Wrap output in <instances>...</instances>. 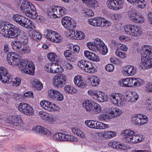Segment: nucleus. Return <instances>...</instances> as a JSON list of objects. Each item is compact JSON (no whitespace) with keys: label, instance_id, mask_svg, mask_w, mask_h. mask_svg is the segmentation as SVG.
<instances>
[{"label":"nucleus","instance_id":"nucleus-1","mask_svg":"<svg viewBox=\"0 0 152 152\" xmlns=\"http://www.w3.org/2000/svg\"><path fill=\"white\" fill-rule=\"evenodd\" d=\"M20 56L18 54L14 52L8 53L7 60L8 63L12 66H18L21 69L22 72L30 75H33L34 73L35 66L32 61L29 60H22L20 62Z\"/></svg>","mask_w":152,"mask_h":152},{"label":"nucleus","instance_id":"nucleus-2","mask_svg":"<svg viewBox=\"0 0 152 152\" xmlns=\"http://www.w3.org/2000/svg\"><path fill=\"white\" fill-rule=\"evenodd\" d=\"M20 32L19 28L9 22L0 21V33L7 38H14L18 37Z\"/></svg>","mask_w":152,"mask_h":152},{"label":"nucleus","instance_id":"nucleus-3","mask_svg":"<svg viewBox=\"0 0 152 152\" xmlns=\"http://www.w3.org/2000/svg\"><path fill=\"white\" fill-rule=\"evenodd\" d=\"M20 10L22 12L30 18L34 19L37 18L36 8L33 4L27 0H20Z\"/></svg>","mask_w":152,"mask_h":152},{"label":"nucleus","instance_id":"nucleus-4","mask_svg":"<svg viewBox=\"0 0 152 152\" xmlns=\"http://www.w3.org/2000/svg\"><path fill=\"white\" fill-rule=\"evenodd\" d=\"M33 131L37 133H39L46 137H52L56 141H61L62 133L56 132L54 134L51 130L45 128L40 126L34 127Z\"/></svg>","mask_w":152,"mask_h":152},{"label":"nucleus","instance_id":"nucleus-5","mask_svg":"<svg viewBox=\"0 0 152 152\" xmlns=\"http://www.w3.org/2000/svg\"><path fill=\"white\" fill-rule=\"evenodd\" d=\"M67 12L66 8L64 7L57 6L54 8H50L48 9V15L53 16V18H60L65 15Z\"/></svg>","mask_w":152,"mask_h":152},{"label":"nucleus","instance_id":"nucleus-6","mask_svg":"<svg viewBox=\"0 0 152 152\" xmlns=\"http://www.w3.org/2000/svg\"><path fill=\"white\" fill-rule=\"evenodd\" d=\"M109 100L111 103L115 105L122 106L125 104L124 96L117 93H113L109 96Z\"/></svg>","mask_w":152,"mask_h":152},{"label":"nucleus","instance_id":"nucleus-7","mask_svg":"<svg viewBox=\"0 0 152 152\" xmlns=\"http://www.w3.org/2000/svg\"><path fill=\"white\" fill-rule=\"evenodd\" d=\"M66 77L63 74H58L55 75L52 79V84L56 88H61L66 83Z\"/></svg>","mask_w":152,"mask_h":152},{"label":"nucleus","instance_id":"nucleus-8","mask_svg":"<svg viewBox=\"0 0 152 152\" xmlns=\"http://www.w3.org/2000/svg\"><path fill=\"white\" fill-rule=\"evenodd\" d=\"M128 15L130 20L135 23H142L144 21L142 15L133 9L129 11Z\"/></svg>","mask_w":152,"mask_h":152},{"label":"nucleus","instance_id":"nucleus-9","mask_svg":"<svg viewBox=\"0 0 152 152\" xmlns=\"http://www.w3.org/2000/svg\"><path fill=\"white\" fill-rule=\"evenodd\" d=\"M9 122L11 124L18 129L22 130L25 129V125L23 122L21 116L18 115H12Z\"/></svg>","mask_w":152,"mask_h":152},{"label":"nucleus","instance_id":"nucleus-10","mask_svg":"<svg viewBox=\"0 0 152 152\" xmlns=\"http://www.w3.org/2000/svg\"><path fill=\"white\" fill-rule=\"evenodd\" d=\"M18 108L20 112L26 115L29 116L34 114L33 109L28 104L21 102L19 104Z\"/></svg>","mask_w":152,"mask_h":152},{"label":"nucleus","instance_id":"nucleus-11","mask_svg":"<svg viewBox=\"0 0 152 152\" xmlns=\"http://www.w3.org/2000/svg\"><path fill=\"white\" fill-rule=\"evenodd\" d=\"M124 30L126 34L131 36H139L141 32V31L138 26L132 24L126 25Z\"/></svg>","mask_w":152,"mask_h":152},{"label":"nucleus","instance_id":"nucleus-12","mask_svg":"<svg viewBox=\"0 0 152 152\" xmlns=\"http://www.w3.org/2000/svg\"><path fill=\"white\" fill-rule=\"evenodd\" d=\"M132 119L133 123L138 126L146 124L148 122L147 117L144 115L140 114L133 116Z\"/></svg>","mask_w":152,"mask_h":152},{"label":"nucleus","instance_id":"nucleus-13","mask_svg":"<svg viewBox=\"0 0 152 152\" xmlns=\"http://www.w3.org/2000/svg\"><path fill=\"white\" fill-rule=\"evenodd\" d=\"M106 3L109 9L117 10L123 7V0H108Z\"/></svg>","mask_w":152,"mask_h":152},{"label":"nucleus","instance_id":"nucleus-14","mask_svg":"<svg viewBox=\"0 0 152 152\" xmlns=\"http://www.w3.org/2000/svg\"><path fill=\"white\" fill-rule=\"evenodd\" d=\"M28 42V39L27 37L24 36L22 39L21 38V40L20 41H13L11 43V45L12 48L15 51L18 52H20L22 47L23 46V44L22 42L24 43H26Z\"/></svg>","mask_w":152,"mask_h":152},{"label":"nucleus","instance_id":"nucleus-15","mask_svg":"<svg viewBox=\"0 0 152 152\" xmlns=\"http://www.w3.org/2000/svg\"><path fill=\"white\" fill-rule=\"evenodd\" d=\"M0 80L7 84L10 83L11 77L8 73V71L4 67L0 66Z\"/></svg>","mask_w":152,"mask_h":152},{"label":"nucleus","instance_id":"nucleus-16","mask_svg":"<svg viewBox=\"0 0 152 152\" xmlns=\"http://www.w3.org/2000/svg\"><path fill=\"white\" fill-rule=\"evenodd\" d=\"M104 43L102 40L99 38L96 39L94 42H88L87 45L88 48L92 51H98L99 48L103 45Z\"/></svg>","mask_w":152,"mask_h":152},{"label":"nucleus","instance_id":"nucleus-17","mask_svg":"<svg viewBox=\"0 0 152 152\" xmlns=\"http://www.w3.org/2000/svg\"><path fill=\"white\" fill-rule=\"evenodd\" d=\"M73 19L68 17H65L61 19L62 25L66 28L70 29L74 28L76 26V24Z\"/></svg>","mask_w":152,"mask_h":152},{"label":"nucleus","instance_id":"nucleus-18","mask_svg":"<svg viewBox=\"0 0 152 152\" xmlns=\"http://www.w3.org/2000/svg\"><path fill=\"white\" fill-rule=\"evenodd\" d=\"M41 106L44 109L50 112L56 111L55 108L58 107V106L55 104H52L49 101L42 100L40 103Z\"/></svg>","mask_w":152,"mask_h":152},{"label":"nucleus","instance_id":"nucleus-19","mask_svg":"<svg viewBox=\"0 0 152 152\" xmlns=\"http://www.w3.org/2000/svg\"><path fill=\"white\" fill-rule=\"evenodd\" d=\"M137 68L136 66L128 65L125 66L122 71L123 74L127 76H133L137 73Z\"/></svg>","mask_w":152,"mask_h":152},{"label":"nucleus","instance_id":"nucleus-20","mask_svg":"<svg viewBox=\"0 0 152 152\" xmlns=\"http://www.w3.org/2000/svg\"><path fill=\"white\" fill-rule=\"evenodd\" d=\"M129 87L141 86L145 84V81L139 78H129Z\"/></svg>","mask_w":152,"mask_h":152},{"label":"nucleus","instance_id":"nucleus-21","mask_svg":"<svg viewBox=\"0 0 152 152\" xmlns=\"http://www.w3.org/2000/svg\"><path fill=\"white\" fill-rule=\"evenodd\" d=\"M106 113L109 114H110V117L112 118L118 117L122 114V112L119 108L113 107L107 109Z\"/></svg>","mask_w":152,"mask_h":152},{"label":"nucleus","instance_id":"nucleus-22","mask_svg":"<svg viewBox=\"0 0 152 152\" xmlns=\"http://www.w3.org/2000/svg\"><path fill=\"white\" fill-rule=\"evenodd\" d=\"M94 101L88 99L85 100L83 103V108L87 112L90 113L91 111Z\"/></svg>","mask_w":152,"mask_h":152},{"label":"nucleus","instance_id":"nucleus-23","mask_svg":"<svg viewBox=\"0 0 152 152\" xmlns=\"http://www.w3.org/2000/svg\"><path fill=\"white\" fill-rule=\"evenodd\" d=\"M142 48L144 52L142 54V57H145L148 58H150L152 56V47L147 45H144L142 46Z\"/></svg>","mask_w":152,"mask_h":152},{"label":"nucleus","instance_id":"nucleus-24","mask_svg":"<svg viewBox=\"0 0 152 152\" xmlns=\"http://www.w3.org/2000/svg\"><path fill=\"white\" fill-rule=\"evenodd\" d=\"M80 75L75 76L74 78V82L75 85L80 88H83L86 85V82Z\"/></svg>","mask_w":152,"mask_h":152},{"label":"nucleus","instance_id":"nucleus-25","mask_svg":"<svg viewBox=\"0 0 152 152\" xmlns=\"http://www.w3.org/2000/svg\"><path fill=\"white\" fill-rule=\"evenodd\" d=\"M140 66L142 69H147L151 68L150 58L142 57Z\"/></svg>","mask_w":152,"mask_h":152},{"label":"nucleus","instance_id":"nucleus-26","mask_svg":"<svg viewBox=\"0 0 152 152\" xmlns=\"http://www.w3.org/2000/svg\"><path fill=\"white\" fill-rule=\"evenodd\" d=\"M96 100L98 102H103L107 100V96L106 94L99 91H97L95 97Z\"/></svg>","mask_w":152,"mask_h":152},{"label":"nucleus","instance_id":"nucleus-27","mask_svg":"<svg viewBox=\"0 0 152 152\" xmlns=\"http://www.w3.org/2000/svg\"><path fill=\"white\" fill-rule=\"evenodd\" d=\"M61 141L76 142L78 140L77 137L71 135L62 133Z\"/></svg>","mask_w":152,"mask_h":152},{"label":"nucleus","instance_id":"nucleus-28","mask_svg":"<svg viewBox=\"0 0 152 152\" xmlns=\"http://www.w3.org/2000/svg\"><path fill=\"white\" fill-rule=\"evenodd\" d=\"M101 17H96L88 19V23L90 25L95 26H101Z\"/></svg>","mask_w":152,"mask_h":152},{"label":"nucleus","instance_id":"nucleus-29","mask_svg":"<svg viewBox=\"0 0 152 152\" xmlns=\"http://www.w3.org/2000/svg\"><path fill=\"white\" fill-rule=\"evenodd\" d=\"M64 55L65 58L71 62H75L77 61V57L73 56L71 52L69 50H65L64 52Z\"/></svg>","mask_w":152,"mask_h":152},{"label":"nucleus","instance_id":"nucleus-30","mask_svg":"<svg viewBox=\"0 0 152 152\" xmlns=\"http://www.w3.org/2000/svg\"><path fill=\"white\" fill-rule=\"evenodd\" d=\"M29 36L33 40L37 41L42 38L41 34L35 30L31 31L28 33Z\"/></svg>","mask_w":152,"mask_h":152},{"label":"nucleus","instance_id":"nucleus-31","mask_svg":"<svg viewBox=\"0 0 152 152\" xmlns=\"http://www.w3.org/2000/svg\"><path fill=\"white\" fill-rule=\"evenodd\" d=\"M134 133V132L132 130L126 129L122 131L121 133V134L124 137V140L126 142H127L126 139L129 137L132 138Z\"/></svg>","mask_w":152,"mask_h":152},{"label":"nucleus","instance_id":"nucleus-32","mask_svg":"<svg viewBox=\"0 0 152 152\" xmlns=\"http://www.w3.org/2000/svg\"><path fill=\"white\" fill-rule=\"evenodd\" d=\"M82 1L89 8H95L99 6V3L96 0H82Z\"/></svg>","mask_w":152,"mask_h":152},{"label":"nucleus","instance_id":"nucleus-33","mask_svg":"<svg viewBox=\"0 0 152 152\" xmlns=\"http://www.w3.org/2000/svg\"><path fill=\"white\" fill-rule=\"evenodd\" d=\"M109 146L115 148L125 150L126 147L124 145L121 144L119 142L115 141H111L108 143Z\"/></svg>","mask_w":152,"mask_h":152},{"label":"nucleus","instance_id":"nucleus-34","mask_svg":"<svg viewBox=\"0 0 152 152\" xmlns=\"http://www.w3.org/2000/svg\"><path fill=\"white\" fill-rule=\"evenodd\" d=\"M126 140L127 142L134 144L137 143L141 140V138L140 137V135L136 134L135 133L132 138H128Z\"/></svg>","mask_w":152,"mask_h":152},{"label":"nucleus","instance_id":"nucleus-35","mask_svg":"<svg viewBox=\"0 0 152 152\" xmlns=\"http://www.w3.org/2000/svg\"><path fill=\"white\" fill-rule=\"evenodd\" d=\"M24 21L22 26L29 29H33L36 28V27L34 23L30 20L25 18Z\"/></svg>","mask_w":152,"mask_h":152},{"label":"nucleus","instance_id":"nucleus-36","mask_svg":"<svg viewBox=\"0 0 152 152\" xmlns=\"http://www.w3.org/2000/svg\"><path fill=\"white\" fill-rule=\"evenodd\" d=\"M88 66L85 71L90 73H94L96 71V68L94 63L91 62L88 63Z\"/></svg>","mask_w":152,"mask_h":152},{"label":"nucleus","instance_id":"nucleus-37","mask_svg":"<svg viewBox=\"0 0 152 152\" xmlns=\"http://www.w3.org/2000/svg\"><path fill=\"white\" fill-rule=\"evenodd\" d=\"M40 117L46 121L52 122L53 121V116L42 111H40L39 113Z\"/></svg>","mask_w":152,"mask_h":152},{"label":"nucleus","instance_id":"nucleus-38","mask_svg":"<svg viewBox=\"0 0 152 152\" xmlns=\"http://www.w3.org/2000/svg\"><path fill=\"white\" fill-rule=\"evenodd\" d=\"M92 107V109L90 112L94 113L95 114H97L101 112V110L100 106L95 101L93 103Z\"/></svg>","mask_w":152,"mask_h":152},{"label":"nucleus","instance_id":"nucleus-39","mask_svg":"<svg viewBox=\"0 0 152 152\" xmlns=\"http://www.w3.org/2000/svg\"><path fill=\"white\" fill-rule=\"evenodd\" d=\"M89 62L81 60L78 61L77 65L79 68L82 69L83 70L85 71V70L86 69Z\"/></svg>","mask_w":152,"mask_h":152},{"label":"nucleus","instance_id":"nucleus-40","mask_svg":"<svg viewBox=\"0 0 152 152\" xmlns=\"http://www.w3.org/2000/svg\"><path fill=\"white\" fill-rule=\"evenodd\" d=\"M32 86L35 89L38 90H41L42 88V83L38 79H34L32 81Z\"/></svg>","mask_w":152,"mask_h":152},{"label":"nucleus","instance_id":"nucleus-41","mask_svg":"<svg viewBox=\"0 0 152 152\" xmlns=\"http://www.w3.org/2000/svg\"><path fill=\"white\" fill-rule=\"evenodd\" d=\"M58 91L53 89H49L47 92L48 97L52 100H54Z\"/></svg>","mask_w":152,"mask_h":152},{"label":"nucleus","instance_id":"nucleus-42","mask_svg":"<svg viewBox=\"0 0 152 152\" xmlns=\"http://www.w3.org/2000/svg\"><path fill=\"white\" fill-rule=\"evenodd\" d=\"M72 132L75 134L77 135L78 137L82 138H85V136L84 134L80 130L76 128H73L72 129Z\"/></svg>","mask_w":152,"mask_h":152},{"label":"nucleus","instance_id":"nucleus-43","mask_svg":"<svg viewBox=\"0 0 152 152\" xmlns=\"http://www.w3.org/2000/svg\"><path fill=\"white\" fill-rule=\"evenodd\" d=\"M109 127V125L108 124H106L98 121L96 122L95 129H102Z\"/></svg>","mask_w":152,"mask_h":152},{"label":"nucleus","instance_id":"nucleus-44","mask_svg":"<svg viewBox=\"0 0 152 152\" xmlns=\"http://www.w3.org/2000/svg\"><path fill=\"white\" fill-rule=\"evenodd\" d=\"M91 85L92 86H96L99 84L100 80L99 78L95 76H93L90 79Z\"/></svg>","mask_w":152,"mask_h":152},{"label":"nucleus","instance_id":"nucleus-45","mask_svg":"<svg viewBox=\"0 0 152 152\" xmlns=\"http://www.w3.org/2000/svg\"><path fill=\"white\" fill-rule=\"evenodd\" d=\"M48 57L49 60L52 61L53 63L58 62V57L56 54L53 53H49L48 55Z\"/></svg>","mask_w":152,"mask_h":152},{"label":"nucleus","instance_id":"nucleus-46","mask_svg":"<svg viewBox=\"0 0 152 152\" xmlns=\"http://www.w3.org/2000/svg\"><path fill=\"white\" fill-rule=\"evenodd\" d=\"M64 90L66 93L69 94H73L76 93L77 92V90L69 85H66L65 86Z\"/></svg>","mask_w":152,"mask_h":152},{"label":"nucleus","instance_id":"nucleus-47","mask_svg":"<svg viewBox=\"0 0 152 152\" xmlns=\"http://www.w3.org/2000/svg\"><path fill=\"white\" fill-rule=\"evenodd\" d=\"M96 122L95 121L87 120L85 121V123L87 126L91 128L95 129Z\"/></svg>","mask_w":152,"mask_h":152},{"label":"nucleus","instance_id":"nucleus-48","mask_svg":"<svg viewBox=\"0 0 152 152\" xmlns=\"http://www.w3.org/2000/svg\"><path fill=\"white\" fill-rule=\"evenodd\" d=\"M129 78L123 79L119 82V84L121 87H129Z\"/></svg>","mask_w":152,"mask_h":152},{"label":"nucleus","instance_id":"nucleus-49","mask_svg":"<svg viewBox=\"0 0 152 152\" xmlns=\"http://www.w3.org/2000/svg\"><path fill=\"white\" fill-rule=\"evenodd\" d=\"M135 4L138 7L142 9H144L146 5L144 0H137Z\"/></svg>","mask_w":152,"mask_h":152},{"label":"nucleus","instance_id":"nucleus-50","mask_svg":"<svg viewBox=\"0 0 152 152\" xmlns=\"http://www.w3.org/2000/svg\"><path fill=\"white\" fill-rule=\"evenodd\" d=\"M22 48L20 52L21 53H28L30 52L31 50L30 48L26 45L23 44Z\"/></svg>","mask_w":152,"mask_h":152},{"label":"nucleus","instance_id":"nucleus-51","mask_svg":"<svg viewBox=\"0 0 152 152\" xmlns=\"http://www.w3.org/2000/svg\"><path fill=\"white\" fill-rule=\"evenodd\" d=\"M105 137L110 138L115 137L116 135L115 132L111 131H108L105 132Z\"/></svg>","mask_w":152,"mask_h":152},{"label":"nucleus","instance_id":"nucleus-52","mask_svg":"<svg viewBox=\"0 0 152 152\" xmlns=\"http://www.w3.org/2000/svg\"><path fill=\"white\" fill-rule=\"evenodd\" d=\"M62 37L58 33H56L54 36V38L52 39V42L58 43L61 41Z\"/></svg>","mask_w":152,"mask_h":152},{"label":"nucleus","instance_id":"nucleus-53","mask_svg":"<svg viewBox=\"0 0 152 152\" xmlns=\"http://www.w3.org/2000/svg\"><path fill=\"white\" fill-rule=\"evenodd\" d=\"M98 51H99L103 55H105L108 52V50L107 46L104 44L101 47H100Z\"/></svg>","mask_w":152,"mask_h":152},{"label":"nucleus","instance_id":"nucleus-54","mask_svg":"<svg viewBox=\"0 0 152 152\" xmlns=\"http://www.w3.org/2000/svg\"><path fill=\"white\" fill-rule=\"evenodd\" d=\"M99 119L100 121L105 120L106 119L111 118L110 114L107 113L100 114L98 116Z\"/></svg>","mask_w":152,"mask_h":152},{"label":"nucleus","instance_id":"nucleus-55","mask_svg":"<svg viewBox=\"0 0 152 152\" xmlns=\"http://www.w3.org/2000/svg\"><path fill=\"white\" fill-rule=\"evenodd\" d=\"M76 37L74 38V39H83L85 37L84 34L82 31H76Z\"/></svg>","mask_w":152,"mask_h":152},{"label":"nucleus","instance_id":"nucleus-56","mask_svg":"<svg viewBox=\"0 0 152 152\" xmlns=\"http://www.w3.org/2000/svg\"><path fill=\"white\" fill-rule=\"evenodd\" d=\"M83 11L86 14V15H87L89 17H91L94 15V12L90 9L85 8L83 9Z\"/></svg>","mask_w":152,"mask_h":152},{"label":"nucleus","instance_id":"nucleus-57","mask_svg":"<svg viewBox=\"0 0 152 152\" xmlns=\"http://www.w3.org/2000/svg\"><path fill=\"white\" fill-rule=\"evenodd\" d=\"M64 67L66 69H71L73 68V66L72 65L66 61H63V63Z\"/></svg>","mask_w":152,"mask_h":152},{"label":"nucleus","instance_id":"nucleus-58","mask_svg":"<svg viewBox=\"0 0 152 152\" xmlns=\"http://www.w3.org/2000/svg\"><path fill=\"white\" fill-rule=\"evenodd\" d=\"M146 106L149 110L152 111V97H150L147 100Z\"/></svg>","mask_w":152,"mask_h":152},{"label":"nucleus","instance_id":"nucleus-59","mask_svg":"<svg viewBox=\"0 0 152 152\" xmlns=\"http://www.w3.org/2000/svg\"><path fill=\"white\" fill-rule=\"evenodd\" d=\"M57 93L54 100L59 101H62L64 99L63 95L61 92L58 91Z\"/></svg>","mask_w":152,"mask_h":152},{"label":"nucleus","instance_id":"nucleus-60","mask_svg":"<svg viewBox=\"0 0 152 152\" xmlns=\"http://www.w3.org/2000/svg\"><path fill=\"white\" fill-rule=\"evenodd\" d=\"M110 62L114 64L117 65H121L122 63L121 61L118 59L117 58L115 57H113L110 58Z\"/></svg>","mask_w":152,"mask_h":152},{"label":"nucleus","instance_id":"nucleus-61","mask_svg":"<svg viewBox=\"0 0 152 152\" xmlns=\"http://www.w3.org/2000/svg\"><path fill=\"white\" fill-rule=\"evenodd\" d=\"M116 56L122 58H124L126 57V55L125 53L122 51H116L115 52Z\"/></svg>","mask_w":152,"mask_h":152},{"label":"nucleus","instance_id":"nucleus-62","mask_svg":"<svg viewBox=\"0 0 152 152\" xmlns=\"http://www.w3.org/2000/svg\"><path fill=\"white\" fill-rule=\"evenodd\" d=\"M114 69V65L111 64H107L105 66V70L109 72H113Z\"/></svg>","mask_w":152,"mask_h":152},{"label":"nucleus","instance_id":"nucleus-63","mask_svg":"<svg viewBox=\"0 0 152 152\" xmlns=\"http://www.w3.org/2000/svg\"><path fill=\"white\" fill-rule=\"evenodd\" d=\"M131 102H134L137 100L138 96L136 93L134 92L131 93Z\"/></svg>","mask_w":152,"mask_h":152},{"label":"nucleus","instance_id":"nucleus-64","mask_svg":"<svg viewBox=\"0 0 152 152\" xmlns=\"http://www.w3.org/2000/svg\"><path fill=\"white\" fill-rule=\"evenodd\" d=\"M89 59L90 60L96 62H98L99 61V58L98 56L96 55L95 54L92 53V54H91V55Z\"/></svg>","mask_w":152,"mask_h":152}]
</instances>
